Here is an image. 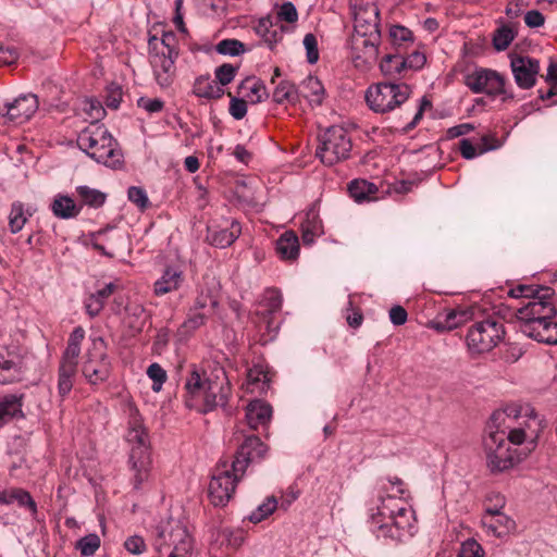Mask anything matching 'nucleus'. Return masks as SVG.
Instances as JSON below:
<instances>
[{
  "label": "nucleus",
  "mask_w": 557,
  "mask_h": 557,
  "mask_svg": "<svg viewBox=\"0 0 557 557\" xmlns=\"http://www.w3.org/2000/svg\"><path fill=\"white\" fill-rule=\"evenodd\" d=\"M468 319V313L463 310L451 309L445 313L444 321L436 323L437 330H453L461 325Z\"/></svg>",
  "instance_id": "39"
},
{
  "label": "nucleus",
  "mask_w": 557,
  "mask_h": 557,
  "mask_svg": "<svg viewBox=\"0 0 557 557\" xmlns=\"http://www.w3.org/2000/svg\"><path fill=\"white\" fill-rule=\"evenodd\" d=\"M532 423H535V419L522 416L518 405H507L493 412L483 441L491 472L506 471L519 461V457L515 450L510 449L509 444L520 445L528 440L532 444L535 436Z\"/></svg>",
  "instance_id": "1"
},
{
  "label": "nucleus",
  "mask_w": 557,
  "mask_h": 557,
  "mask_svg": "<svg viewBox=\"0 0 557 557\" xmlns=\"http://www.w3.org/2000/svg\"><path fill=\"white\" fill-rule=\"evenodd\" d=\"M81 208L82 207L77 206L71 197L63 195H58L51 203L53 214L60 219L77 216L81 212Z\"/></svg>",
  "instance_id": "33"
},
{
  "label": "nucleus",
  "mask_w": 557,
  "mask_h": 557,
  "mask_svg": "<svg viewBox=\"0 0 557 557\" xmlns=\"http://www.w3.org/2000/svg\"><path fill=\"white\" fill-rule=\"evenodd\" d=\"M431 107H432V102L430 101V99L425 96L422 97L420 100V104L413 114L412 120L404 127V131L409 132V131L413 129L417 126V124L419 123V121L422 119L424 111L426 109H430Z\"/></svg>",
  "instance_id": "57"
},
{
  "label": "nucleus",
  "mask_w": 557,
  "mask_h": 557,
  "mask_svg": "<svg viewBox=\"0 0 557 557\" xmlns=\"http://www.w3.org/2000/svg\"><path fill=\"white\" fill-rule=\"evenodd\" d=\"M483 525L495 536L508 534L516 527L515 521L499 509L487 508L482 519Z\"/></svg>",
  "instance_id": "22"
},
{
  "label": "nucleus",
  "mask_w": 557,
  "mask_h": 557,
  "mask_svg": "<svg viewBox=\"0 0 557 557\" xmlns=\"http://www.w3.org/2000/svg\"><path fill=\"white\" fill-rule=\"evenodd\" d=\"M207 314L201 312L200 310H195L194 308L190 310V313L187 320L183 323V327L188 332H193L199 329L201 325L206 323Z\"/></svg>",
  "instance_id": "51"
},
{
  "label": "nucleus",
  "mask_w": 557,
  "mask_h": 557,
  "mask_svg": "<svg viewBox=\"0 0 557 557\" xmlns=\"http://www.w3.org/2000/svg\"><path fill=\"white\" fill-rule=\"evenodd\" d=\"M458 557H485L482 546L473 539L461 544Z\"/></svg>",
  "instance_id": "49"
},
{
  "label": "nucleus",
  "mask_w": 557,
  "mask_h": 557,
  "mask_svg": "<svg viewBox=\"0 0 557 557\" xmlns=\"http://www.w3.org/2000/svg\"><path fill=\"white\" fill-rule=\"evenodd\" d=\"M268 451L265 444L256 435H248L239 445L233 460L228 462L232 470L237 471L239 474H245L249 463L262 459Z\"/></svg>",
  "instance_id": "14"
},
{
  "label": "nucleus",
  "mask_w": 557,
  "mask_h": 557,
  "mask_svg": "<svg viewBox=\"0 0 557 557\" xmlns=\"http://www.w3.org/2000/svg\"><path fill=\"white\" fill-rule=\"evenodd\" d=\"M218 53L223 55H239L245 52V45L237 39H223L216 46Z\"/></svg>",
  "instance_id": "44"
},
{
  "label": "nucleus",
  "mask_w": 557,
  "mask_h": 557,
  "mask_svg": "<svg viewBox=\"0 0 557 557\" xmlns=\"http://www.w3.org/2000/svg\"><path fill=\"white\" fill-rule=\"evenodd\" d=\"M99 547L100 537L95 533H90L76 542V549L86 557L94 555Z\"/></svg>",
  "instance_id": "42"
},
{
  "label": "nucleus",
  "mask_w": 557,
  "mask_h": 557,
  "mask_svg": "<svg viewBox=\"0 0 557 557\" xmlns=\"http://www.w3.org/2000/svg\"><path fill=\"white\" fill-rule=\"evenodd\" d=\"M237 70V66L230 63L218 66L214 71L215 82L223 88V86L228 85L235 78Z\"/></svg>",
  "instance_id": "46"
},
{
  "label": "nucleus",
  "mask_w": 557,
  "mask_h": 557,
  "mask_svg": "<svg viewBox=\"0 0 557 557\" xmlns=\"http://www.w3.org/2000/svg\"><path fill=\"white\" fill-rule=\"evenodd\" d=\"M273 101L282 104L285 102H294L297 99L296 86L289 81H282L275 87L272 94Z\"/></svg>",
  "instance_id": "37"
},
{
  "label": "nucleus",
  "mask_w": 557,
  "mask_h": 557,
  "mask_svg": "<svg viewBox=\"0 0 557 557\" xmlns=\"http://www.w3.org/2000/svg\"><path fill=\"white\" fill-rule=\"evenodd\" d=\"M465 84L475 94H485L490 97L503 96L502 100H512L511 91L506 89V78L491 69H475L465 76Z\"/></svg>",
  "instance_id": "10"
},
{
  "label": "nucleus",
  "mask_w": 557,
  "mask_h": 557,
  "mask_svg": "<svg viewBox=\"0 0 557 557\" xmlns=\"http://www.w3.org/2000/svg\"><path fill=\"white\" fill-rule=\"evenodd\" d=\"M124 548L133 555H141L147 550V544L141 536L132 535L125 540Z\"/></svg>",
  "instance_id": "52"
},
{
  "label": "nucleus",
  "mask_w": 557,
  "mask_h": 557,
  "mask_svg": "<svg viewBox=\"0 0 557 557\" xmlns=\"http://www.w3.org/2000/svg\"><path fill=\"white\" fill-rule=\"evenodd\" d=\"M304 46L307 50L308 62L313 64L319 59L318 42L313 34H307L304 38Z\"/></svg>",
  "instance_id": "56"
},
{
  "label": "nucleus",
  "mask_w": 557,
  "mask_h": 557,
  "mask_svg": "<svg viewBox=\"0 0 557 557\" xmlns=\"http://www.w3.org/2000/svg\"><path fill=\"white\" fill-rule=\"evenodd\" d=\"M510 67L518 87L530 89L535 85L541 69L539 60L517 55L511 59Z\"/></svg>",
  "instance_id": "18"
},
{
  "label": "nucleus",
  "mask_w": 557,
  "mask_h": 557,
  "mask_svg": "<svg viewBox=\"0 0 557 557\" xmlns=\"http://www.w3.org/2000/svg\"><path fill=\"white\" fill-rule=\"evenodd\" d=\"M126 441L132 445L133 450L143 451L150 450V440L147 429L143 423V419L136 409L131 411Z\"/></svg>",
  "instance_id": "19"
},
{
  "label": "nucleus",
  "mask_w": 557,
  "mask_h": 557,
  "mask_svg": "<svg viewBox=\"0 0 557 557\" xmlns=\"http://www.w3.org/2000/svg\"><path fill=\"white\" fill-rule=\"evenodd\" d=\"M228 96L231 97V103H230V113L235 120H242L246 113H247V100L243 98H237L232 96L231 92H228Z\"/></svg>",
  "instance_id": "53"
},
{
  "label": "nucleus",
  "mask_w": 557,
  "mask_h": 557,
  "mask_svg": "<svg viewBox=\"0 0 557 557\" xmlns=\"http://www.w3.org/2000/svg\"><path fill=\"white\" fill-rule=\"evenodd\" d=\"M207 374L191 371L185 382V405L198 412L207 413Z\"/></svg>",
  "instance_id": "17"
},
{
  "label": "nucleus",
  "mask_w": 557,
  "mask_h": 557,
  "mask_svg": "<svg viewBox=\"0 0 557 557\" xmlns=\"http://www.w3.org/2000/svg\"><path fill=\"white\" fill-rule=\"evenodd\" d=\"M148 376L152 380V391L159 392L166 381V372L159 363H152L147 369Z\"/></svg>",
  "instance_id": "48"
},
{
  "label": "nucleus",
  "mask_w": 557,
  "mask_h": 557,
  "mask_svg": "<svg viewBox=\"0 0 557 557\" xmlns=\"http://www.w3.org/2000/svg\"><path fill=\"white\" fill-rule=\"evenodd\" d=\"M23 395H5L0 398V426L16 417H23Z\"/></svg>",
  "instance_id": "28"
},
{
  "label": "nucleus",
  "mask_w": 557,
  "mask_h": 557,
  "mask_svg": "<svg viewBox=\"0 0 557 557\" xmlns=\"http://www.w3.org/2000/svg\"><path fill=\"white\" fill-rule=\"evenodd\" d=\"M244 474L232 470L228 461L220 462L211 476L208 493L214 506H225L233 497L237 482Z\"/></svg>",
  "instance_id": "11"
},
{
  "label": "nucleus",
  "mask_w": 557,
  "mask_h": 557,
  "mask_svg": "<svg viewBox=\"0 0 557 557\" xmlns=\"http://www.w3.org/2000/svg\"><path fill=\"white\" fill-rule=\"evenodd\" d=\"M459 151L461 156L467 160H471L480 154L476 144H473L470 139L467 138H463L459 141Z\"/></svg>",
  "instance_id": "63"
},
{
  "label": "nucleus",
  "mask_w": 557,
  "mask_h": 557,
  "mask_svg": "<svg viewBox=\"0 0 557 557\" xmlns=\"http://www.w3.org/2000/svg\"><path fill=\"white\" fill-rule=\"evenodd\" d=\"M509 296L520 300L516 317L520 331L544 344H557V313L555 290L548 286L520 284L509 290Z\"/></svg>",
  "instance_id": "2"
},
{
  "label": "nucleus",
  "mask_w": 557,
  "mask_h": 557,
  "mask_svg": "<svg viewBox=\"0 0 557 557\" xmlns=\"http://www.w3.org/2000/svg\"><path fill=\"white\" fill-rule=\"evenodd\" d=\"M277 507V500L274 496L267 497V499L258 506L249 516V521L253 523L261 522L270 515H272Z\"/></svg>",
  "instance_id": "40"
},
{
  "label": "nucleus",
  "mask_w": 557,
  "mask_h": 557,
  "mask_svg": "<svg viewBox=\"0 0 557 557\" xmlns=\"http://www.w3.org/2000/svg\"><path fill=\"white\" fill-rule=\"evenodd\" d=\"M391 44L396 48H406L413 42L412 32L401 25H393L389 28Z\"/></svg>",
  "instance_id": "38"
},
{
  "label": "nucleus",
  "mask_w": 557,
  "mask_h": 557,
  "mask_svg": "<svg viewBox=\"0 0 557 557\" xmlns=\"http://www.w3.org/2000/svg\"><path fill=\"white\" fill-rule=\"evenodd\" d=\"M515 38L512 29L508 26L498 28L493 37V45L497 51L506 50Z\"/></svg>",
  "instance_id": "45"
},
{
  "label": "nucleus",
  "mask_w": 557,
  "mask_h": 557,
  "mask_svg": "<svg viewBox=\"0 0 557 557\" xmlns=\"http://www.w3.org/2000/svg\"><path fill=\"white\" fill-rule=\"evenodd\" d=\"M410 94L411 88L405 83L383 82L368 88L366 100L374 112L387 113L405 103Z\"/></svg>",
  "instance_id": "6"
},
{
  "label": "nucleus",
  "mask_w": 557,
  "mask_h": 557,
  "mask_svg": "<svg viewBox=\"0 0 557 557\" xmlns=\"http://www.w3.org/2000/svg\"><path fill=\"white\" fill-rule=\"evenodd\" d=\"M315 156L325 165L346 160L351 151V139L342 126H331L321 136Z\"/></svg>",
  "instance_id": "8"
},
{
  "label": "nucleus",
  "mask_w": 557,
  "mask_h": 557,
  "mask_svg": "<svg viewBox=\"0 0 557 557\" xmlns=\"http://www.w3.org/2000/svg\"><path fill=\"white\" fill-rule=\"evenodd\" d=\"M405 61H406L407 69L418 70L424 65L426 58L423 53H421L419 51H413L407 58H405Z\"/></svg>",
  "instance_id": "64"
},
{
  "label": "nucleus",
  "mask_w": 557,
  "mask_h": 557,
  "mask_svg": "<svg viewBox=\"0 0 557 557\" xmlns=\"http://www.w3.org/2000/svg\"><path fill=\"white\" fill-rule=\"evenodd\" d=\"M304 87L308 90L306 97L315 104H321L323 99L324 88L321 82L317 77H308Z\"/></svg>",
  "instance_id": "43"
},
{
  "label": "nucleus",
  "mask_w": 557,
  "mask_h": 557,
  "mask_svg": "<svg viewBox=\"0 0 557 557\" xmlns=\"http://www.w3.org/2000/svg\"><path fill=\"white\" fill-rule=\"evenodd\" d=\"M131 470L133 472V484L135 488H139L144 482L149 479L151 470L150 450L143 451L133 450L129 456Z\"/></svg>",
  "instance_id": "21"
},
{
  "label": "nucleus",
  "mask_w": 557,
  "mask_h": 557,
  "mask_svg": "<svg viewBox=\"0 0 557 557\" xmlns=\"http://www.w3.org/2000/svg\"><path fill=\"white\" fill-rule=\"evenodd\" d=\"M76 374L77 366L60 361L58 369V392L62 398L67 396L72 391Z\"/></svg>",
  "instance_id": "32"
},
{
  "label": "nucleus",
  "mask_w": 557,
  "mask_h": 557,
  "mask_svg": "<svg viewBox=\"0 0 557 557\" xmlns=\"http://www.w3.org/2000/svg\"><path fill=\"white\" fill-rule=\"evenodd\" d=\"M84 111L92 120L91 123H97L106 114V110L103 109L101 102L95 99H87L85 101Z\"/></svg>",
  "instance_id": "50"
},
{
  "label": "nucleus",
  "mask_w": 557,
  "mask_h": 557,
  "mask_svg": "<svg viewBox=\"0 0 557 557\" xmlns=\"http://www.w3.org/2000/svg\"><path fill=\"white\" fill-rule=\"evenodd\" d=\"M76 193L82 205H86L92 208L101 207L107 199V195L104 193L85 185L77 186Z\"/></svg>",
  "instance_id": "34"
},
{
  "label": "nucleus",
  "mask_w": 557,
  "mask_h": 557,
  "mask_svg": "<svg viewBox=\"0 0 557 557\" xmlns=\"http://www.w3.org/2000/svg\"><path fill=\"white\" fill-rule=\"evenodd\" d=\"M193 91L197 97L207 99H219L224 95V89L209 76L196 78Z\"/></svg>",
  "instance_id": "31"
},
{
  "label": "nucleus",
  "mask_w": 557,
  "mask_h": 557,
  "mask_svg": "<svg viewBox=\"0 0 557 557\" xmlns=\"http://www.w3.org/2000/svg\"><path fill=\"white\" fill-rule=\"evenodd\" d=\"M238 94L251 103H259L268 97L264 84L255 77H247L238 86Z\"/></svg>",
  "instance_id": "27"
},
{
  "label": "nucleus",
  "mask_w": 557,
  "mask_h": 557,
  "mask_svg": "<svg viewBox=\"0 0 557 557\" xmlns=\"http://www.w3.org/2000/svg\"><path fill=\"white\" fill-rule=\"evenodd\" d=\"M85 338V330L82 326L75 327L69 336L66 348L62 354L61 362L78 366L77 359L81 355V345Z\"/></svg>",
  "instance_id": "29"
},
{
  "label": "nucleus",
  "mask_w": 557,
  "mask_h": 557,
  "mask_svg": "<svg viewBox=\"0 0 557 557\" xmlns=\"http://www.w3.org/2000/svg\"><path fill=\"white\" fill-rule=\"evenodd\" d=\"M14 497L15 503H17L20 507L27 508L30 511L33 518H36L37 505L27 491L20 487H14Z\"/></svg>",
  "instance_id": "47"
},
{
  "label": "nucleus",
  "mask_w": 557,
  "mask_h": 557,
  "mask_svg": "<svg viewBox=\"0 0 557 557\" xmlns=\"http://www.w3.org/2000/svg\"><path fill=\"white\" fill-rule=\"evenodd\" d=\"M545 81L550 85V87L545 95H541L543 100L557 96V63L550 62Z\"/></svg>",
  "instance_id": "54"
},
{
  "label": "nucleus",
  "mask_w": 557,
  "mask_h": 557,
  "mask_svg": "<svg viewBox=\"0 0 557 557\" xmlns=\"http://www.w3.org/2000/svg\"><path fill=\"white\" fill-rule=\"evenodd\" d=\"M386 481L389 487L385 483L381 485V505L376 507V512L371 513V519L379 529H388L391 537L401 540L406 534H412L414 511L403 500L407 492L403 480L388 476Z\"/></svg>",
  "instance_id": "3"
},
{
  "label": "nucleus",
  "mask_w": 557,
  "mask_h": 557,
  "mask_svg": "<svg viewBox=\"0 0 557 557\" xmlns=\"http://www.w3.org/2000/svg\"><path fill=\"white\" fill-rule=\"evenodd\" d=\"M78 147L98 163L116 169L123 162V154L109 131L98 123H90L77 137Z\"/></svg>",
  "instance_id": "4"
},
{
  "label": "nucleus",
  "mask_w": 557,
  "mask_h": 557,
  "mask_svg": "<svg viewBox=\"0 0 557 557\" xmlns=\"http://www.w3.org/2000/svg\"><path fill=\"white\" fill-rule=\"evenodd\" d=\"M277 18L287 23H295L298 20L296 7L292 2L283 3L277 11Z\"/></svg>",
  "instance_id": "58"
},
{
  "label": "nucleus",
  "mask_w": 557,
  "mask_h": 557,
  "mask_svg": "<svg viewBox=\"0 0 557 557\" xmlns=\"http://www.w3.org/2000/svg\"><path fill=\"white\" fill-rule=\"evenodd\" d=\"M38 106L39 101L36 95L20 96L13 102L0 104V119L4 123H25L36 113Z\"/></svg>",
  "instance_id": "13"
},
{
  "label": "nucleus",
  "mask_w": 557,
  "mask_h": 557,
  "mask_svg": "<svg viewBox=\"0 0 557 557\" xmlns=\"http://www.w3.org/2000/svg\"><path fill=\"white\" fill-rule=\"evenodd\" d=\"M380 69L386 76L400 75L407 69L405 58L400 54H387L381 61Z\"/></svg>",
  "instance_id": "36"
},
{
  "label": "nucleus",
  "mask_w": 557,
  "mask_h": 557,
  "mask_svg": "<svg viewBox=\"0 0 557 557\" xmlns=\"http://www.w3.org/2000/svg\"><path fill=\"white\" fill-rule=\"evenodd\" d=\"M137 106L149 113H156L162 111L164 102L158 98L141 97L137 100Z\"/></svg>",
  "instance_id": "59"
},
{
  "label": "nucleus",
  "mask_w": 557,
  "mask_h": 557,
  "mask_svg": "<svg viewBox=\"0 0 557 557\" xmlns=\"http://www.w3.org/2000/svg\"><path fill=\"white\" fill-rule=\"evenodd\" d=\"M231 384L223 369H215L207 375L208 412L216 407L226 406L231 396Z\"/></svg>",
  "instance_id": "15"
},
{
  "label": "nucleus",
  "mask_w": 557,
  "mask_h": 557,
  "mask_svg": "<svg viewBox=\"0 0 557 557\" xmlns=\"http://www.w3.org/2000/svg\"><path fill=\"white\" fill-rule=\"evenodd\" d=\"M271 416V406L262 400L250 401L246 408V420L252 430L268 425Z\"/></svg>",
  "instance_id": "24"
},
{
  "label": "nucleus",
  "mask_w": 557,
  "mask_h": 557,
  "mask_svg": "<svg viewBox=\"0 0 557 557\" xmlns=\"http://www.w3.org/2000/svg\"><path fill=\"white\" fill-rule=\"evenodd\" d=\"M299 239L295 232L286 231L276 240L275 250L281 259L294 261L299 256Z\"/></svg>",
  "instance_id": "26"
},
{
  "label": "nucleus",
  "mask_w": 557,
  "mask_h": 557,
  "mask_svg": "<svg viewBox=\"0 0 557 557\" xmlns=\"http://www.w3.org/2000/svg\"><path fill=\"white\" fill-rule=\"evenodd\" d=\"M27 218L24 212V207L21 202H14L11 207L10 215H9V225L12 233L20 232L25 223Z\"/></svg>",
  "instance_id": "41"
},
{
  "label": "nucleus",
  "mask_w": 557,
  "mask_h": 557,
  "mask_svg": "<svg viewBox=\"0 0 557 557\" xmlns=\"http://www.w3.org/2000/svg\"><path fill=\"white\" fill-rule=\"evenodd\" d=\"M348 191L356 201L361 202L370 199L372 195H375L377 188L374 184L366 180H355L348 185Z\"/></svg>",
  "instance_id": "35"
},
{
  "label": "nucleus",
  "mask_w": 557,
  "mask_h": 557,
  "mask_svg": "<svg viewBox=\"0 0 557 557\" xmlns=\"http://www.w3.org/2000/svg\"><path fill=\"white\" fill-rule=\"evenodd\" d=\"M381 34L363 35L354 33L349 45L351 59L356 67L364 69L373 64L379 55Z\"/></svg>",
  "instance_id": "12"
},
{
  "label": "nucleus",
  "mask_w": 557,
  "mask_h": 557,
  "mask_svg": "<svg viewBox=\"0 0 557 557\" xmlns=\"http://www.w3.org/2000/svg\"><path fill=\"white\" fill-rule=\"evenodd\" d=\"M323 234V224L315 211H309L301 223V238L304 244L310 245Z\"/></svg>",
  "instance_id": "30"
},
{
  "label": "nucleus",
  "mask_w": 557,
  "mask_h": 557,
  "mask_svg": "<svg viewBox=\"0 0 557 557\" xmlns=\"http://www.w3.org/2000/svg\"><path fill=\"white\" fill-rule=\"evenodd\" d=\"M149 61L154 78L162 88L171 86L176 75L175 60L178 57V42L173 32L163 33L161 38L149 39Z\"/></svg>",
  "instance_id": "5"
},
{
  "label": "nucleus",
  "mask_w": 557,
  "mask_h": 557,
  "mask_svg": "<svg viewBox=\"0 0 557 557\" xmlns=\"http://www.w3.org/2000/svg\"><path fill=\"white\" fill-rule=\"evenodd\" d=\"M122 88L119 85L112 84L107 89L106 104L108 108L117 109L122 101Z\"/></svg>",
  "instance_id": "55"
},
{
  "label": "nucleus",
  "mask_w": 557,
  "mask_h": 557,
  "mask_svg": "<svg viewBox=\"0 0 557 557\" xmlns=\"http://www.w3.org/2000/svg\"><path fill=\"white\" fill-rule=\"evenodd\" d=\"M184 283V272L175 265L164 268L161 276L153 283V294L157 297L174 293Z\"/></svg>",
  "instance_id": "20"
},
{
  "label": "nucleus",
  "mask_w": 557,
  "mask_h": 557,
  "mask_svg": "<svg viewBox=\"0 0 557 557\" xmlns=\"http://www.w3.org/2000/svg\"><path fill=\"white\" fill-rule=\"evenodd\" d=\"M242 234L239 222L233 220L228 227L219 228L208 226L207 240L210 245L218 248H226L231 246Z\"/></svg>",
  "instance_id": "23"
},
{
  "label": "nucleus",
  "mask_w": 557,
  "mask_h": 557,
  "mask_svg": "<svg viewBox=\"0 0 557 557\" xmlns=\"http://www.w3.org/2000/svg\"><path fill=\"white\" fill-rule=\"evenodd\" d=\"M504 337V324L495 319H486L469 327L466 343L469 352L476 356L493 350Z\"/></svg>",
  "instance_id": "7"
},
{
  "label": "nucleus",
  "mask_w": 557,
  "mask_h": 557,
  "mask_svg": "<svg viewBox=\"0 0 557 557\" xmlns=\"http://www.w3.org/2000/svg\"><path fill=\"white\" fill-rule=\"evenodd\" d=\"M216 305L218 300L210 292L205 293L201 290L195 300L194 309L203 310L208 307L214 308Z\"/></svg>",
  "instance_id": "61"
},
{
  "label": "nucleus",
  "mask_w": 557,
  "mask_h": 557,
  "mask_svg": "<svg viewBox=\"0 0 557 557\" xmlns=\"http://www.w3.org/2000/svg\"><path fill=\"white\" fill-rule=\"evenodd\" d=\"M115 289L116 285L114 283H108L95 293L89 294L84 301L86 313L90 318L97 317L103 309L107 299Z\"/></svg>",
  "instance_id": "25"
},
{
  "label": "nucleus",
  "mask_w": 557,
  "mask_h": 557,
  "mask_svg": "<svg viewBox=\"0 0 557 557\" xmlns=\"http://www.w3.org/2000/svg\"><path fill=\"white\" fill-rule=\"evenodd\" d=\"M354 14V33L363 35L381 34L379 29L380 13L373 2H355L351 7Z\"/></svg>",
  "instance_id": "16"
},
{
  "label": "nucleus",
  "mask_w": 557,
  "mask_h": 557,
  "mask_svg": "<svg viewBox=\"0 0 557 557\" xmlns=\"http://www.w3.org/2000/svg\"><path fill=\"white\" fill-rule=\"evenodd\" d=\"M111 372V362L107 354V345L103 338L95 337L85 354L82 364V374L91 385L106 382Z\"/></svg>",
  "instance_id": "9"
},
{
  "label": "nucleus",
  "mask_w": 557,
  "mask_h": 557,
  "mask_svg": "<svg viewBox=\"0 0 557 557\" xmlns=\"http://www.w3.org/2000/svg\"><path fill=\"white\" fill-rule=\"evenodd\" d=\"M479 153L483 154L487 151L495 150L500 147L499 140L493 135H484L476 143Z\"/></svg>",
  "instance_id": "60"
},
{
  "label": "nucleus",
  "mask_w": 557,
  "mask_h": 557,
  "mask_svg": "<svg viewBox=\"0 0 557 557\" xmlns=\"http://www.w3.org/2000/svg\"><path fill=\"white\" fill-rule=\"evenodd\" d=\"M128 199L138 206L140 209H145L148 205V197L146 191L140 187H129L128 189Z\"/></svg>",
  "instance_id": "62"
}]
</instances>
